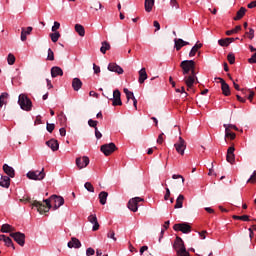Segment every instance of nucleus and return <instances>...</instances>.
<instances>
[{"instance_id":"1a4fd4ad","label":"nucleus","mask_w":256,"mask_h":256,"mask_svg":"<svg viewBox=\"0 0 256 256\" xmlns=\"http://www.w3.org/2000/svg\"><path fill=\"white\" fill-rule=\"evenodd\" d=\"M10 237L20 245V247H23L25 245V234L21 232H12L10 233Z\"/></svg>"},{"instance_id":"052dcab7","label":"nucleus","mask_w":256,"mask_h":256,"mask_svg":"<svg viewBox=\"0 0 256 256\" xmlns=\"http://www.w3.org/2000/svg\"><path fill=\"white\" fill-rule=\"evenodd\" d=\"M86 255H87V256L95 255V249H93V248H88V249L86 250Z\"/></svg>"},{"instance_id":"f257e3e1","label":"nucleus","mask_w":256,"mask_h":256,"mask_svg":"<svg viewBox=\"0 0 256 256\" xmlns=\"http://www.w3.org/2000/svg\"><path fill=\"white\" fill-rule=\"evenodd\" d=\"M43 201L46 204H43V202L37 200H34L33 202V206L36 207L40 215H43V213H49L52 207L54 211H57L59 207L65 205V199L63 198V196L58 195H52L48 199H45ZM51 203H53L54 206H52Z\"/></svg>"},{"instance_id":"a19ab883","label":"nucleus","mask_w":256,"mask_h":256,"mask_svg":"<svg viewBox=\"0 0 256 256\" xmlns=\"http://www.w3.org/2000/svg\"><path fill=\"white\" fill-rule=\"evenodd\" d=\"M92 9H95V11H99V9H103V5H101V2L95 1L92 4Z\"/></svg>"},{"instance_id":"b1692460","label":"nucleus","mask_w":256,"mask_h":256,"mask_svg":"<svg viewBox=\"0 0 256 256\" xmlns=\"http://www.w3.org/2000/svg\"><path fill=\"white\" fill-rule=\"evenodd\" d=\"M2 181H0V187H4L5 189H9L11 186V178L9 176H2Z\"/></svg>"},{"instance_id":"2eb2a0df","label":"nucleus","mask_w":256,"mask_h":256,"mask_svg":"<svg viewBox=\"0 0 256 256\" xmlns=\"http://www.w3.org/2000/svg\"><path fill=\"white\" fill-rule=\"evenodd\" d=\"M67 247L69 249H81V241L76 237H72L71 241L68 242Z\"/></svg>"},{"instance_id":"603ef678","label":"nucleus","mask_w":256,"mask_h":256,"mask_svg":"<svg viewBox=\"0 0 256 256\" xmlns=\"http://www.w3.org/2000/svg\"><path fill=\"white\" fill-rule=\"evenodd\" d=\"M20 201H21V203H31L32 207H35V206L33 205V203H34L35 201H31V197L22 198V199H20Z\"/></svg>"},{"instance_id":"58836bf2","label":"nucleus","mask_w":256,"mask_h":256,"mask_svg":"<svg viewBox=\"0 0 256 256\" xmlns=\"http://www.w3.org/2000/svg\"><path fill=\"white\" fill-rule=\"evenodd\" d=\"M84 187L86 190L89 191V193H95V187H93V184H91V182H86L84 184Z\"/></svg>"},{"instance_id":"4be33fe9","label":"nucleus","mask_w":256,"mask_h":256,"mask_svg":"<svg viewBox=\"0 0 256 256\" xmlns=\"http://www.w3.org/2000/svg\"><path fill=\"white\" fill-rule=\"evenodd\" d=\"M154 6H155V0H145L144 9L146 13H151L153 11Z\"/></svg>"},{"instance_id":"e2e57ef3","label":"nucleus","mask_w":256,"mask_h":256,"mask_svg":"<svg viewBox=\"0 0 256 256\" xmlns=\"http://www.w3.org/2000/svg\"><path fill=\"white\" fill-rule=\"evenodd\" d=\"M248 63H250L251 65L256 63V55L253 54L251 58L248 59Z\"/></svg>"},{"instance_id":"39448f33","label":"nucleus","mask_w":256,"mask_h":256,"mask_svg":"<svg viewBox=\"0 0 256 256\" xmlns=\"http://www.w3.org/2000/svg\"><path fill=\"white\" fill-rule=\"evenodd\" d=\"M183 75H189L191 69H195V61L193 60H184L180 63Z\"/></svg>"},{"instance_id":"bb28decb","label":"nucleus","mask_w":256,"mask_h":256,"mask_svg":"<svg viewBox=\"0 0 256 256\" xmlns=\"http://www.w3.org/2000/svg\"><path fill=\"white\" fill-rule=\"evenodd\" d=\"M72 87H73L74 91H79V89H81V87H83V82L79 78H74L72 80Z\"/></svg>"},{"instance_id":"a211bd4d","label":"nucleus","mask_w":256,"mask_h":256,"mask_svg":"<svg viewBox=\"0 0 256 256\" xmlns=\"http://www.w3.org/2000/svg\"><path fill=\"white\" fill-rule=\"evenodd\" d=\"M108 71H112L114 73H118V75H123V68L121 66L117 65V63H110L108 65Z\"/></svg>"},{"instance_id":"864d4df0","label":"nucleus","mask_w":256,"mask_h":256,"mask_svg":"<svg viewBox=\"0 0 256 256\" xmlns=\"http://www.w3.org/2000/svg\"><path fill=\"white\" fill-rule=\"evenodd\" d=\"M126 99H127V103H129V101H132L135 100V95L133 94V92H130L129 94H126Z\"/></svg>"},{"instance_id":"774afa93","label":"nucleus","mask_w":256,"mask_h":256,"mask_svg":"<svg viewBox=\"0 0 256 256\" xmlns=\"http://www.w3.org/2000/svg\"><path fill=\"white\" fill-rule=\"evenodd\" d=\"M96 256H109L107 254H103V252L99 249L96 250Z\"/></svg>"},{"instance_id":"09e8293b","label":"nucleus","mask_w":256,"mask_h":256,"mask_svg":"<svg viewBox=\"0 0 256 256\" xmlns=\"http://www.w3.org/2000/svg\"><path fill=\"white\" fill-rule=\"evenodd\" d=\"M46 129L48 133H53V131L55 130V124H50L49 122H47Z\"/></svg>"},{"instance_id":"7c9ffc66","label":"nucleus","mask_w":256,"mask_h":256,"mask_svg":"<svg viewBox=\"0 0 256 256\" xmlns=\"http://www.w3.org/2000/svg\"><path fill=\"white\" fill-rule=\"evenodd\" d=\"M0 231L1 233H13V231H15V227L10 224H3Z\"/></svg>"},{"instance_id":"f704fd0d","label":"nucleus","mask_w":256,"mask_h":256,"mask_svg":"<svg viewBox=\"0 0 256 256\" xmlns=\"http://www.w3.org/2000/svg\"><path fill=\"white\" fill-rule=\"evenodd\" d=\"M225 127V137H229L232 141L235 139L236 135L234 132H231V129L227 127V124H224Z\"/></svg>"},{"instance_id":"6ab92c4d","label":"nucleus","mask_w":256,"mask_h":256,"mask_svg":"<svg viewBox=\"0 0 256 256\" xmlns=\"http://www.w3.org/2000/svg\"><path fill=\"white\" fill-rule=\"evenodd\" d=\"M51 77L55 79V77H63V69L58 66H54L51 68Z\"/></svg>"},{"instance_id":"ea45409f","label":"nucleus","mask_w":256,"mask_h":256,"mask_svg":"<svg viewBox=\"0 0 256 256\" xmlns=\"http://www.w3.org/2000/svg\"><path fill=\"white\" fill-rule=\"evenodd\" d=\"M59 121L62 125H65V123H67V116H65V113L61 112L58 115Z\"/></svg>"},{"instance_id":"5701e85b","label":"nucleus","mask_w":256,"mask_h":256,"mask_svg":"<svg viewBox=\"0 0 256 256\" xmlns=\"http://www.w3.org/2000/svg\"><path fill=\"white\" fill-rule=\"evenodd\" d=\"M3 171L4 173H6V175H8V177H11L13 179V177H15V169H13V167L4 164L3 165Z\"/></svg>"},{"instance_id":"de8ad7c7","label":"nucleus","mask_w":256,"mask_h":256,"mask_svg":"<svg viewBox=\"0 0 256 256\" xmlns=\"http://www.w3.org/2000/svg\"><path fill=\"white\" fill-rule=\"evenodd\" d=\"M227 60L230 63V65H233L235 63V54L233 53L228 54Z\"/></svg>"},{"instance_id":"7ed1b4c3","label":"nucleus","mask_w":256,"mask_h":256,"mask_svg":"<svg viewBox=\"0 0 256 256\" xmlns=\"http://www.w3.org/2000/svg\"><path fill=\"white\" fill-rule=\"evenodd\" d=\"M18 104L23 111H31L33 109V102L25 94L19 95Z\"/></svg>"},{"instance_id":"9d476101","label":"nucleus","mask_w":256,"mask_h":256,"mask_svg":"<svg viewBox=\"0 0 256 256\" xmlns=\"http://www.w3.org/2000/svg\"><path fill=\"white\" fill-rule=\"evenodd\" d=\"M110 101H112L113 107H121V105H123L121 101V91H119V89L113 91V98H111Z\"/></svg>"},{"instance_id":"69168bd1","label":"nucleus","mask_w":256,"mask_h":256,"mask_svg":"<svg viewBox=\"0 0 256 256\" xmlns=\"http://www.w3.org/2000/svg\"><path fill=\"white\" fill-rule=\"evenodd\" d=\"M94 73L98 74L101 73V68L96 64H93Z\"/></svg>"},{"instance_id":"bf43d9fd","label":"nucleus","mask_w":256,"mask_h":256,"mask_svg":"<svg viewBox=\"0 0 256 256\" xmlns=\"http://www.w3.org/2000/svg\"><path fill=\"white\" fill-rule=\"evenodd\" d=\"M170 5L175 9L179 7V3L177 2V0H170Z\"/></svg>"},{"instance_id":"a878e982","label":"nucleus","mask_w":256,"mask_h":256,"mask_svg":"<svg viewBox=\"0 0 256 256\" xmlns=\"http://www.w3.org/2000/svg\"><path fill=\"white\" fill-rule=\"evenodd\" d=\"M245 13H247V8L241 7V8L237 11L236 17H234V21H240V19H243V17H245Z\"/></svg>"},{"instance_id":"cd10ccee","label":"nucleus","mask_w":256,"mask_h":256,"mask_svg":"<svg viewBox=\"0 0 256 256\" xmlns=\"http://www.w3.org/2000/svg\"><path fill=\"white\" fill-rule=\"evenodd\" d=\"M183 201H185V196H183V194H180L176 199L174 209H183Z\"/></svg>"},{"instance_id":"a18cd8bd","label":"nucleus","mask_w":256,"mask_h":256,"mask_svg":"<svg viewBox=\"0 0 256 256\" xmlns=\"http://www.w3.org/2000/svg\"><path fill=\"white\" fill-rule=\"evenodd\" d=\"M99 124V122L97 120H93V119H89L88 120V125L89 127H93L95 129H97V125Z\"/></svg>"},{"instance_id":"c85d7f7f","label":"nucleus","mask_w":256,"mask_h":256,"mask_svg":"<svg viewBox=\"0 0 256 256\" xmlns=\"http://www.w3.org/2000/svg\"><path fill=\"white\" fill-rule=\"evenodd\" d=\"M146 79H147V70H145V68H142L139 71L138 82L142 85V83H145Z\"/></svg>"},{"instance_id":"473e14b6","label":"nucleus","mask_w":256,"mask_h":256,"mask_svg":"<svg viewBox=\"0 0 256 256\" xmlns=\"http://www.w3.org/2000/svg\"><path fill=\"white\" fill-rule=\"evenodd\" d=\"M7 99H9V93L3 92L0 95V107H3V105H7Z\"/></svg>"},{"instance_id":"338daca9","label":"nucleus","mask_w":256,"mask_h":256,"mask_svg":"<svg viewBox=\"0 0 256 256\" xmlns=\"http://www.w3.org/2000/svg\"><path fill=\"white\" fill-rule=\"evenodd\" d=\"M254 7H256V0L248 4V9H254Z\"/></svg>"},{"instance_id":"3c124183","label":"nucleus","mask_w":256,"mask_h":256,"mask_svg":"<svg viewBox=\"0 0 256 256\" xmlns=\"http://www.w3.org/2000/svg\"><path fill=\"white\" fill-rule=\"evenodd\" d=\"M246 35H248V39H253V37H255V30L253 28H249V32H246Z\"/></svg>"},{"instance_id":"0eeeda50","label":"nucleus","mask_w":256,"mask_h":256,"mask_svg":"<svg viewBox=\"0 0 256 256\" xmlns=\"http://www.w3.org/2000/svg\"><path fill=\"white\" fill-rule=\"evenodd\" d=\"M141 201H144V199L141 197L131 198L128 201V209H130V211H133V213H137V211H139V203H141Z\"/></svg>"},{"instance_id":"f3484780","label":"nucleus","mask_w":256,"mask_h":256,"mask_svg":"<svg viewBox=\"0 0 256 256\" xmlns=\"http://www.w3.org/2000/svg\"><path fill=\"white\" fill-rule=\"evenodd\" d=\"M187 45H189V42L184 41L181 38H175L174 39V47H175L176 51H181V48L185 47Z\"/></svg>"},{"instance_id":"393cba45","label":"nucleus","mask_w":256,"mask_h":256,"mask_svg":"<svg viewBox=\"0 0 256 256\" xmlns=\"http://www.w3.org/2000/svg\"><path fill=\"white\" fill-rule=\"evenodd\" d=\"M46 145L50 147L53 151H58L59 150V142L56 139H51L46 142Z\"/></svg>"},{"instance_id":"6e6d98bb","label":"nucleus","mask_w":256,"mask_h":256,"mask_svg":"<svg viewBox=\"0 0 256 256\" xmlns=\"http://www.w3.org/2000/svg\"><path fill=\"white\" fill-rule=\"evenodd\" d=\"M61 27V24L59 22H54V25L52 26L53 33H57V29Z\"/></svg>"},{"instance_id":"c9c22d12","label":"nucleus","mask_w":256,"mask_h":256,"mask_svg":"<svg viewBox=\"0 0 256 256\" xmlns=\"http://www.w3.org/2000/svg\"><path fill=\"white\" fill-rule=\"evenodd\" d=\"M109 49H111V44H109V42H107V41L102 42V46L100 48L101 53H103V55H105V53H107V51H109Z\"/></svg>"},{"instance_id":"aec40b11","label":"nucleus","mask_w":256,"mask_h":256,"mask_svg":"<svg viewBox=\"0 0 256 256\" xmlns=\"http://www.w3.org/2000/svg\"><path fill=\"white\" fill-rule=\"evenodd\" d=\"M195 79L193 76H185L184 77V83L186 84L187 91H189L190 89H193V85H195Z\"/></svg>"},{"instance_id":"9b49d317","label":"nucleus","mask_w":256,"mask_h":256,"mask_svg":"<svg viewBox=\"0 0 256 256\" xmlns=\"http://www.w3.org/2000/svg\"><path fill=\"white\" fill-rule=\"evenodd\" d=\"M174 231H181V233H191V225L189 223H179L173 226Z\"/></svg>"},{"instance_id":"20e7f679","label":"nucleus","mask_w":256,"mask_h":256,"mask_svg":"<svg viewBox=\"0 0 256 256\" xmlns=\"http://www.w3.org/2000/svg\"><path fill=\"white\" fill-rule=\"evenodd\" d=\"M26 177H28V179H31L32 181H43V179H45V169L42 168L41 171H29L26 174Z\"/></svg>"},{"instance_id":"4468645a","label":"nucleus","mask_w":256,"mask_h":256,"mask_svg":"<svg viewBox=\"0 0 256 256\" xmlns=\"http://www.w3.org/2000/svg\"><path fill=\"white\" fill-rule=\"evenodd\" d=\"M217 79L220 80L223 95H225V97H229V95H231V88L229 87V84H227V82H225L223 78Z\"/></svg>"},{"instance_id":"13d9d810","label":"nucleus","mask_w":256,"mask_h":256,"mask_svg":"<svg viewBox=\"0 0 256 256\" xmlns=\"http://www.w3.org/2000/svg\"><path fill=\"white\" fill-rule=\"evenodd\" d=\"M172 179H181L182 180V184L185 183V178L179 174H174L172 175Z\"/></svg>"},{"instance_id":"c756f323","label":"nucleus","mask_w":256,"mask_h":256,"mask_svg":"<svg viewBox=\"0 0 256 256\" xmlns=\"http://www.w3.org/2000/svg\"><path fill=\"white\" fill-rule=\"evenodd\" d=\"M201 47H203V44L201 43H196L192 49L189 52V57H195V55H197V51H199V49H201Z\"/></svg>"},{"instance_id":"ddd939ff","label":"nucleus","mask_w":256,"mask_h":256,"mask_svg":"<svg viewBox=\"0 0 256 256\" xmlns=\"http://www.w3.org/2000/svg\"><path fill=\"white\" fill-rule=\"evenodd\" d=\"M87 165H89V157L84 156L82 158H76V166L78 167V169H85Z\"/></svg>"},{"instance_id":"6e6552de","label":"nucleus","mask_w":256,"mask_h":256,"mask_svg":"<svg viewBox=\"0 0 256 256\" xmlns=\"http://www.w3.org/2000/svg\"><path fill=\"white\" fill-rule=\"evenodd\" d=\"M174 147L179 155H185V149H187V144L185 143L183 137H179L178 142L174 144Z\"/></svg>"},{"instance_id":"4d7b16f0","label":"nucleus","mask_w":256,"mask_h":256,"mask_svg":"<svg viewBox=\"0 0 256 256\" xmlns=\"http://www.w3.org/2000/svg\"><path fill=\"white\" fill-rule=\"evenodd\" d=\"M169 197H171V190H169V188H166V194L164 195L165 201H169Z\"/></svg>"},{"instance_id":"0e129e2a","label":"nucleus","mask_w":256,"mask_h":256,"mask_svg":"<svg viewBox=\"0 0 256 256\" xmlns=\"http://www.w3.org/2000/svg\"><path fill=\"white\" fill-rule=\"evenodd\" d=\"M95 137L96 139H101V137H103V134H101L98 128L95 129Z\"/></svg>"},{"instance_id":"c03bdc74","label":"nucleus","mask_w":256,"mask_h":256,"mask_svg":"<svg viewBox=\"0 0 256 256\" xmlns=\"http://www.w3.org/2000/svg\"><path fill=\"white\" fill-rule=\"evenodd\" d=\"M218 45H220V47H229V42L226 39H220L218 40Z\"/></svg>"},{"instance_id":"5fc2aeb1","label":"nucleus","mask_w":256,"mask_h":256,"mask_svg":"<svg viewBox=\"0 0 256 256\" xmlns=\"http://www.w3.org/2000/svg\"><path fill=\"white\" fill-rule=\"evenodd\" d=\"M256 181V171L253 172L251 177L248 179L247 183H255Z\"/></svg>"},{"instance_id":"dca6fc26","label":"nucleus","mask_w":256,"mask_h":256,"mask_svg":"<svg viewBox=\"0 0 256 256\" xmlns=\"http://www.w3.org/2000/svg\"><path fill=\"white\" fill-rule=\"evenodd\" d=\"M88 221L93 225L92 231H99L100 226H99V221L97 220V215L91 214L90 216H88Z\"/></svg>"},{"instance_id":"8fccbe9b","label":"nucleus","mask_w":256,"mask_h":256,"mask_svg":"<svg viewBox=\"0 0 256 256\" xmlns=\"http://www.w3.org/2000/svg\"><path fill=\"white\" fill-rule=\"evenodd\" d=\"M107 237H108V239H112L113 241H117V237H115V231H113V230H110L107 233Z\"/></svg>"},{"instance_id":"2f4dec72","label":"nucleus","mask_w":256,"mask_h":256,"mask_svg":"<svg viewBox=\"0 0 256 256\" xmlns=\"http://www.w3.org/2000/svg\"><path fill=\"white\" fill-rule=\"evenodd\" d=\"M107 197H109V193H107L106 191H102L99 193V201L101 205H105L107 203Z\"/></svg>"},{"instance_id":"423d86ee","label":"nucleus","mask_w":256,"mask_h":256,"mask_svg":"<svg viewBox=\"0 0 256 256\" xmlns=\"http://www.w3.org/2000/svg\"><path fill=\"white\" fill-rule=\"evenodd\" d=\"M100 151L102 153H104V155L106 157H109V155H111L112 153H115V151H117V146L113 142L104 144L100 147Z\"/></svg>"},{"instance_id":"79ce46f5","label":"nucleus","mask_w":256,"mask_h":256,"mask_svg":"<svg viewBox=\"0 0 256 256\" xmlns=\"http://www.w3.org/2000/svg\"><path fill=\"white\" fill-rule=\"evenodd\" d=\"M7 61L8 65H15V55L12 53L8 54Z\"/></svg>"},{"instance_id":"37998d69","label":"nucleus","mask_w":256,"mask_h":256,"mask_svg":"<svg viewBox=\"0 0 256 256\" xmlns=\"http://www.w3.org/2000/svg\"><path fill=\"white\" fill-rule=\"evenodd\" d=\"M48 61H55V53H53V50L51 48L48 49Z\"/></svg>"},{"instance_id":"4c0bfd02","label":"nucleus","mask_w":256,"mask_h":256,"mask_svg":"<svg viewBox=\"0 0 256 256\" xmlns=\"http://www.w3.org/2000/svg\"><path fill=\"white\" fill-rule=\"evenodd\" d=\"M239 31H241V25L236 26V27H235L234 29H232V30L226 31V35L231 36V35H233V34H235V33H239Z\"/></svg>"},{"instance_id":"412c9836","label":"nucleus","mask_w":256,"mask_h":256,"mask_svg":"<svg viewBox=\"0 0 256 256\" xmlns=\"http://www.w3.org/2000/svg\"><path fill=\"white\" fill-rule=\"evenodd\" d=\"M33 27L28 26L27 28H22L20 39L21 41H27V35H31Z\"/></svg>"},{"instance_id":"e433bc0d","label":"nucleus","mask_w":256,"mask_h":256,"mask_svg":"<svg viewBox=\"0 0 256 256\" xmlns=\"http://www.w3.org/2000/svg\"><path fill=\"white\" fill-rule=\"evenodd\" d=\"M59 37H61V34L59 32H54L50 34V38L53 43H57V41H59Z\"/></svg>"},{"instance_id":"f8f14e48","label":"nucleus","mask_w":256,"mask_h":256,"mask_svg":"<svg viewBox=\"0 0 256 256\" xmlns=\"http://www.w3.org/2000/svg\"><path fill=\"white\" fill-rule=\"evenodd\" d=\"M226 161L233 165L235 163V146H230L227 150Z\"/></svg>"},{"instance_id":"680f3d73","label":"nucleus","mask_w":256,"mask_h":256,"mask_svg":"<svg viewBox=\"0 0 256 256\" xmlns=\"http://www.w3.org/2000/svg\"><path fill=\"white\" fill-rule=\"evenodd\" d=\"M164 133H161L159 136H158V139H157V143L158 145H162L163 144V137H164Z\"/></svg>"},{"instance_id":"f03ea898","label":"nucleus","mask_w":256,"mask_h":256,"mask_svg":"<svg viewBox=\"0 0 256 256\" xmlns=\"http://www.w3.org/2000/svg\"><path fill=\"white\" fill-rule=\"evenodd\" d=\"M173 249L176 251L177 256H189V251H187V248H185V242L179 236L176 237Z\"/></svg>"},{"instance_id":"49530a36","label":"nucleus","mask_w":256,"mask_h":256,"mask_svg":"<svg viewBox=\"0 0 256 256\" xmlns=\"http://www.w3.org/2000/svg\"><path fill=\"white\" fill-rule=\"evenodd\" d=\"M4 243L7 247H12L13 249H15V245L13 244V240H11L9 237H7L5 239Z\"/></svg>"},{"instance_id":"72a5a7b5","label":"nucleus","mask_w":256,"mask_h":256,"mask_svg":"<svg viewBox=\"0 0 256 256\" xmlns=\"http://www.w3.org/2000/svg\"><path fill=\"white\" fill-rule=\"evenodd\" d=\"M75 31L80 35V37H85V27L81 24H76L75 25Z\"/></svg>"}]
</instances>
